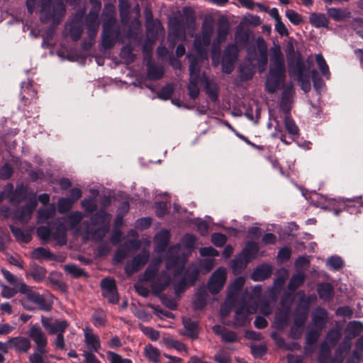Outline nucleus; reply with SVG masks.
Wrapping results in <instances>:
<instances>
[{"mask_svg": "<svg viewBox=\"0 0 363 363\" xmlns=\"http://www.w3.org/2000/svg\"><path fill=\"white\" fill-rule=\"evenodd\" d=\"M213 33L212 29H203L202 30V38L201 40L196 38L194 40V46L197 51L201 50L202 45L208 47L211 44V35Z\"/></svg>", "mask_w": 363, "mask_h": 363, "instance_id": "2f4dec72", "label": "nucleus"}, {"mask_svg": "<svg viewBox=\"0 0 363 363\" xmlns=\"http://www.w3.org/2000/svg\"><path fill=\"white\" fill-rule=\"evenodd\" d=\"M235 45L241 48H245L249 43L250 35L247 30L238 28L235 33Z\"/></svg>", "mask_w": 363, "mask_h": 363, "instance_id": "e433bc0d", "label": "nucleus"}, {"mask_svg": "<svg viewBox=\"0 0 363 363\" xmlns=\"http://www.w3.org/2000/svg\"><path fill=\"white\" fill-rule=\"evenodd\" d=\"M307 315L305 313L298 314L294 320V325L291 328V333L295 335L296 328H302L306 321Z\"/></svg>", "mask_w": 363, "mask_h": 363, "instance_id": "864d4df0", "label": "nucleus"}, {"mask_svg": "<svg viewBox=\"0 0 363 363\" xmlns=\"http://www.w3.org/2000/svg\"><path fill=\"white\" fill-rule=\"evenodd\" d=\"M250 262L245 257H244L240 252L235 255L234 259L232 260V269L234 274H240Z\"/></svg>", "mask_w": 363, "mask_h": 363, "instance_id": "5701e85b", "label": "nucleus"}, {"mask_svg": "<svg viewBox=\"0 0 363 363\" xmlns=\"http://www.w3.org/2000/svg\"><path fill=\"white\" fill-rule=\"evenodd\" d=\"M158 271V264L150 263L143 274V280L147 282L152 281L156 277Z\"/></svg>", "mask_w": 363, "mask_h": 363, "instance_id": "49530a36", "label": "nucleus"}, {"mask_svg": "<svg viewBox=\"0 0 363 363\" xmlns=\"http://www.w3.org/2000/svg\"><path fill=\"white\" fill-rule=\"evenodd\" d=\"M73 204V201L69 198H60L57 202V211L61 214L66 213L72 208Z\"/></svg>", "mask_w": 363, "mask_h": 363, "instance_id": "de8ad7c7", "label": "nucleus"}, {"mask_svg": "<svg viewBox=\"0 0 363 363\" xmlns=\"http://www.w3.org/2000/svg\"><path fill=\"white\" fill-rule=\"evenodd\" d=\"M90 2L91 4H95L98 8L96 10L91 9L89 12V13L86 16V21L89 23V25H88L89 28H91V25H93L94 26H96V25L97 24L99 11L101 8V2L99 0H90Z\"/></svg>", "mask_w": 363, "mask_h": 363, "instance_id": "37998d69", "label": "nucleus"}, {"mask_svg": "<svg viewBox=\"0 0 363 363\" xmlns=\"http://www.w3.org/2000/svg\"><path fill=\"white\" fill-rule=\"evenodd\" d=\"M352 343L349 340H344L335 352V359L339 363H342L346 354L350 351Z\"/></svg>", "mask_w": 363, "mask_h": 363, "instance_id": "cd10ccee", "label": "nucleus"}, {"mask_svg": "<svg viewBox=\"0 0 363 363\" xmlns=\"http://www.w3.org/2000/svg\"><path fill=\"white\" fill-rule=\"evenodd\" d=\"M37 234L38 237L44 242H48L52 235V239L58 240L60 245L66 243V233L62 224H60L56 231L51 233L50 229L47 226H40L37 228Z\"/></svg>", "mask_w": 363, "mask_h": 363, "instance_id": "20e7f679", "label": "nucleus"}, {"mask_svg": "<svg viewBox=\"0 0 363 363\" xmlns=\"http://www.w3.org/2000/svg\"><path fill=\"white\" fill-rule=\"evenodd\" d=\"M18 286L19 292L26 296L27 301L38 305L42 311H50L51 310V304L45 300L43 295L34 291L33 287L28 286L25 283L20 284Z\"/></svg>", "mask_w": 363, "mask_h": 363, "instance_id": "7ed1b4c3", "label": "nucleus"}, {"mask_svg": "<svg viewBox=\"0 0 363 363\" xmlns=\"http://www.w3.org/2000/svg\"><path fill=\"white\" fill-rule=\"evenodd\" d=\"M1 272L6 281L14 287H18V289H19L18 285L24 283L22 279H17L13 274L4 268L1 269Z\"/></svg>", "mask_w": 363, "mask_h": 363, "instance_id": "3c124183", "label": "nucleus"}, {"mask_svg": "<svg viewBox=\"0 0 363 363\" xmlns=\"http://www.w3.org/2000/svg\"><path fill=\"white\" fill-rule=\"evenodd\" d=\"M149 307L153 309L154 314L160 318H162L164 317L172 318L174 317V315L171 312L161 308L159 306L150 304Z\"/></svg>", "mask_w": 363, "mask_h": 363, "instance_id": "bf43d9fd", "label": "nucleus"}, {"mask_svg": "<svg viewBox=\"0 0 363 363\" xmlns=\"http://www.w3.org/2000/svg\"><path fill=\"white\" fill-rule=\"evenodd\" d=\"M102 295L110 303L116 304L119 301V294L117 289L110 291H104Z\"/></svg>", "mask_w": 363, "mask_h": 363, "instance_id": "774afa93", "label": "nucleus"}, {"mask_svg": "<svg viewBox=\"0 0 363 363\" xmlns=\"http://www.w3.org/2000/svg\"><path fill=\"white\" fill-rule=\"evenodd\" d=\"M10 230L16 240L24 243H28L32 239L31 234L29 232H24L22 229L13 225H10Z\"/></svg>", "mask_w": 363, "mask_h": 363, "instance_id": "4c0bfd02", "label": "nucleus"}, {"mask_svg": "<svg viewBox=\"0 0 363 363\" xmlns=\"http://www.w3.org/2000/svg\"><path fill=\"white\" fill-rule=\"evenodd\" d=\"M41 11L42 23H48L52 20L54 23L58 24L65 13V6L62 0H43Z\"/></svg>", "mask_w": 363, "mask_h": 363, "instance_id": "f03ea898", "label": "nucleus"}, {"mask_svg": "<svg viewBox=\"0 0 363 363\" xmlns=\"http://www.w3.org/2000/svg\"><path fill=\"white\" fill-rule=\"evenodd\" d=\"M144 354L150 361L157 363L160 360V352L157 347L149 344L144 348Z\"/></svg>", "mask_w": 363, "mask_h": 363, "instance_id": "c03bdc74", "label": "nucleus"}, {"mask_svg": "<svg viewBox=\"0 0 363 363\" xmlns=\"http://www.w3.org/2000/svg\"><path fill=\"white\" fill-rule=\"evenodd\" d=\"M342 336L341 333L337 329H330L326 334L325 342L333 347L337 345Z\"/></svg>", "mask_w": 363, "mask_h": 363, "instance_id": "a18cd8bd", "label": "nucleus"}, {"mask_svg": "<svg viewBox=\"0 0 363 363\" xmlns=\"http://www.w3.org/2000/svg\"><path fill=\"white\" fill-rule=\"evenodd\" d=\"M27 196V189L26 187L21 186H18L14 191L12 193V195L10 198V201L11 203H20L21 201L26 199Z\"/></svg>", "mask_w": 363, "mask_h": 363, "instance_id": "79ce46f5", "label": "nucleus"}, {"mask_svg": "<svg viewBox=\"0 0 363 363\" xmlns=\"http://www.w3.org/2000/svg\"><path fill=\"white\" fill-rule=\"evenodd\" d=\"M214 360L218 363H230L231 357L224 350H220L215 355Z\"/></svg>", "mask_w": 363, "mask_h": 363, "instance_id": "052dcab7", "label": "nucleus"}, {"mask_svg": "<svg viewBox=\"0 0 363 363\" xmlns=\"http://www.w3.org/2000/svg\"><path fill=\"white\" fill-rule=\"evenodd\" d=\"M170 233L167 230H162L155 237V242L160 250H164L169 243Z\"/></svg>", "mask_w": 363, "mask_h": 363, "instance_id": "c756f323", "label": "nucleus"}, {"mask_svg": "<svg viewBox=\"0 0 363 363\" xmlns=\"http://www.w3.org/2000/svg\"><path fill=\"white\" fill-rule=\"evenodd\" d=\"M91 321L95 327L105 326L107 321L105 311L100 308L96 310L91 316Z\"/></svg>", "mask_w": 363, "mask_h": 363, "instance_id": "ea45409f", "label": "nucleus"}, {"mask_svg": "<svg viewBox=\"0 0 363 363\" xmlns=\"http://www.w3.org/2000/svg\"><path fill=\"white\" fill-rule=\"evenodd\" d=\"M227 241L226 236L220 233H214L211 235V242L216 247L223 246Z\"/></svg>", "mask_w": 363, "mask_h": 363, "instance_id": "680f3d73", "label": "nucleus"}, {"mask_svg": "<svg viewBox=\"0 0 363 363\" xmlns=\"http://www.w3.org/2000/svg\"><path fill=\"white\" fill-rule=\"evenodd\" d=\"M285 52L286 55L288 67H291V65L292 64V60L296 59V57H298V54L300 53L295 52L294 47L291 43H289L287 44Z\"/></svg>", "mask_w": 363, "mask_h": 363, "instance_id": "4d7b16f0", "label": "nucleus"}, {"mask_svg": "<svg viewBox=\"0 0 363 363\" xmlns=\"http://www.w3.org/2000/svg\"><path fill=\"white\" fill-rule=\"evenodd\" d=\"M149 260V255L143 252L135 255L130 262L125 266V272L128 276H131L138 272Z\"/></svg>", "mask_w": 363, "mask_h": 363, "instance_id": "6e6552de", "label": "nucleus"}, {"mask_svg": "<svg viewBox=\"0 0 363 363\" xmlns=\"http://www.w3.org/2000/svg\"><path fill=\"white\" fill-rule=\"evenodd\" d=\"M309 23L316 28H328L329 19L325 13L313 12L309 16Z\"/></svg>", "mask_w": 363, "mask_h": 363, "instance_id": "aec40b11", "label": "nucleus"}, {"mask_svg": "<svg viewBox=\"0 0 363 363\" xmlns=\"http://www.w3.org/2000/svg\"><path fill=\"white\" fill-rule=\"evenodd\" d=\"M84 330L86 345L89 350L97 352L101 347L99 337L92 333V330L90 328L86 327Z\"/></svg>", "mask_w": 363, "mask_h": 363, "instance_id": "2eb2a0df", "label": "nucleus"}, {"mask_svg": "<svg viewBox=\"0 0 363 363\" xmlns=\"http://www.w3.org/2000/svg\"><path fill=\"white\" fill-rule=\"evenodd\" d=\"M155 208L156 216L158 218H162L168 213L167 204L164 201L156 202Z\"/></svg>", "mask_w": 363, "mask_h": 363, "instance_id": "338daca9", "label": "nucleus"}, {"mask_svg": "<svg viewBox=\"0 0 363 363\" xmlns=\"http://www.w3.org/2000/svg\"><path fill=\"white\" fill-rule=\"evenodd\" d=\"M255 67L252 63H244L240 66L239 77L242 82L250 80L255 75Z\"/></svg>", "mask_w": 363, "mask_h": 363, "instance_id": "bb28decb", "label": "nucleus"}, {"mask_svg": "<svg viewBox=\"0 0 363 363\" xmlns=\"http://www.w3.org/2000/svg\"><path fill=\"white\" fill-rule=\"evenodd\" d=\"M297 79L304 92L307 93L311 90L310 76L308 74L306 73L302 74L301 77H297Z\"/></svg>", "mask_w": 363, "mask_h": 363, "instance_id": "0e129e2a", "label": "nucleus"}, {"mask_svg": "<svg viewBox=\"0 0 363 363\" xmlns=\"http://www.w3.org/2000/svg\"><path fill=\"white\" fill-rule=\"evenodd\" d=\"M363 201L362 197L355 199H344L338 202V208L335 210V214L337 216L342 211H345L350 214H357L360 213V207H362Z\"/></svg>", "mask_w": 363, "mask_h": 363, "instance_id": "423d86ee", "label": "nucleus"}, {"mask_svg": "<svg viewBox=\"0 0 363 363\" xmlns=\"http://www.w3.org/2000/svg\"><path fill=\"white\" fill-rule=\"evenodd\" d=\"M291 67H288L289 72L291 74H296L297 77L302 76L307 72V68L301 54H298L296 59L292 60Z\"/></svg>", "mask_w": 363, "mask_h": 363, "instance_id": "f3484780", "label": "nucleus"}, {"mask_svg": "<svg viewBox=\"0 0 363 363\" xmlns=\"http://www.w3.org/2000/svg\"><path fill=\"white\" fill-rule=\"evenodd\" d=\"M13 174V168L9 163H5L1 168L0 177L4 180H7L11 177Z\"/></svg>", "mask_w": 363, "mask_h": 363, "instance_id": "e2e57ef3", "label": "nucleus"}, {"mask_svg": "<svg viewBox=\"0 0 363 363\" xmlns=\"http://www.w3.org/2000/svg\"><path fill=\"white\" fill-rule=\"evenodd\" d=\"M174 91V86L172 84H167L162 86L157 94L159 99L162 100H168L171 98Z\"/></svg>", "mask_w": 363, "mask_h": 363, "instance_id": "8fccbe9b", "label": "nucleus"}, {"mask_svg": "<svg viewBox=\"0 0 363 363\" xmlns=\"http://www.w3.org/2000/svg\"><path fill=\"white\" fill-rule=\"evenodd\" d=\"M317 293L320 298L325 301H330L334 296V289L328 282H321L317 285Z\"/></svg>", "mask_w": 363, "mask_h": 363, "instance_id": "6ab92c4d", "label": "nucleus"}, {"mask_svg": "<svg viewBox=\"0 0 363 363\" xmlns=\"http://www.w3.org/2000/svg\"><path fill=\"white\" fill-rule=\"evenodd\" d=\"M29 337L35 342L38 352L41 354L45 352L48 339L42 329L38 325H33L29 330Z\"/></svg>", "mask_w": 363, "mask_h": 363, "instance_id": "1a4fd4ad", "label": "nucleus"}, {"mask_svg": "<svg viewBox=\"0 0 363 363\" xmlns=\"http://www.w3.org/2000/svg\"><path fill=\"white\" fill-rule=\"evenodd\" d=\"M32 256L34 259L37 260H43V259H48V260H55L56 256L50 252V250L39 247L35 248L33 252Z\"/></svg>", "mask_w": 363, "mask_h": 363, "instance_id": "473e14b6", "label": "nucleus"}, {"mask_svg": "<svg viewBox=\"0 0 363 363\" xmlns=\"http://www.w3.org/2000/svg\"><path fill=\"white\" fill-rule=\"evenodd\" d=\"M286 16L294 25H299L303 22L302 16L292 9L286 10Z\"/></svg>", "mask_w": 363, "mask_h": 363, "instance_id": "6e6d98bb", "label": "nucleus"}, {"mask_svg": "<svg viewBox=\"0 0 363 363\" xmlns=\"http://www.w3.org/2000/svg\"><path fill=\"white\" fill-rule=\"evenodd\" d=\"M147 77L151 80H159L164 76V70L162 67L156 66L150 60L147 64Z\"/></svg>", "mask_w": 363, "mask_h": 363, "instance_id": "7c9ffc66", "label": "nucleus"}, {"mask_svg": "<svg viewBox=\"0 0 363 363\" xmlns=\"http://www.w3.org/2000/svg\"><path fill=\"white\" fill-rule=\"evenodd\" d=\"M110 216L104 209H100L91 216L90 220L94 225H103L108 222Z\"/></svg>", "mask_w": 363, "mask_h": 363, "instance_id": "f704fd0d", "label": "nucleus"}, {"mask_svg": "<svg viewBox=\"0 0 363 363\" xmlns=\"http://www.w3.org/2000/svg\"><path fill=\"white\" fill-rule=\"evenodd\" d=\"M286 77L284 55L279 45L270 48V64L265 82V89L269 94H274L284 86Z\"/></svg>", "mask_w": 363, "mask_h": 363, "instance_id": "f257e3e1", "label": "nucleus"}, {"mask_svg": "<svg viewBox=\"0 0 363 363\" xmlns=\"http://www.w3.org/2000/svg\"><path fill=\"white\" fill-rule=\"evenodd\" d=\"M205 85V91L211 101L216 102L218 99V86L213 81L209 80L206 77H203V80Z\"/></svg>", "mask_w": 363, "mask_h": 363, "instance_id": "393cba45", "label": "nucleus"}, {"mask_svg": "<svg viewBox=\"0 0 363 363\" xmlns=\"http://www.w3.org/2000/svg\"><path fill=\"white\" fill-rule=\"evenodd\" d=\"M272 267L268 264H262L257 266L251 274V279L254 281H263L271 277Z\"/></svg>", "mask_w": 363, "mask_h": 363, "instance_id": "ddd939ff", "label": "nucleus"}, {"mask_svg": "<svg viewBox=\"0 0 363 363\" xmlns=\"http://www.w3.org/2000/svg\"><path fill=\"white\" fill-rule=\"evenodd\" d=\"M119 32L115 29L102 30L101 44L105 49L112 48L116 41Z\"/></svg>", "mask_w": 363, "mask_h": 363, "instance_id": "a211bd4d", "label": "nucleus"}, {"mask_svg": "<svg viewBox=\"0 0 363 363\" xmlns=\"http://www.w3.org/2000/svg\"><path fill=\"white\" fill-rule=\"evenodd\" d=\"M230 30V26L227 20H220L217 29L216 40L218 43V47L224 43L228 37Z\"/></svg>", "mask_w": 363, "mask_h": 363, "instance_id": "4be33fe9", "label": "nucleus"}, {"mask_svg": "<svg viewBox=\"0 0 363 363\" xmlns=\"http://www.w3.org/2000/svg\"><path fill=\"white\" fill-rule=\"evenodd\" d=\"M257 48L259 52L258 69L259 72H262L266 69L268 63L267 45L263 38L259 37L257 38Z\"/></svg>", "mask_w": 363, "mask_h": 363, "instance_id": "9d476101", "label": "nucleus"}, {"mask_svg": "<svg viewBox=\"0 0 363 363\" xmlns=\"http://www.w3.org/2000/svg\"><path fill=\"white\" fill-rule=\"evenodd\" d=\"M208 291V289L204 286L199 287L193 301L194 310H202L205 308L207 304Z\"/></svg>", "mask_w": 363, "mask_h": 363, "instance_id": "4468645a", "label": "nucleus"}, {"mask_svg": "<svg viewBox=\"0 0 363 363\" xmlns=\"http://www.w3.org/2000/svg\"><path fill=\"white\" fill-rule=\"evenodd\" d=\"M306 275L302 272L294 274L287 285V288L291 291H295L301 286H302L306 280Z\"/></svg>", "mask_w": 363, "mask_h": 363, "instance_id": "c85d7f7f", "label": "nucleus"}, {"mask_svg": "<svg viewBox=\"0 0 363 363\" xmlns=\"http://www.w3.org/2000/svg\"><path fill=\"white\" fill-rule=\"evenodd\" d=\"M226 280V273L223 268L216 269L211 275L208 282L207 289L212 294L218 293L223 288Z\"/></svg>", "mask_w": 363, "mask_h": 363, "instance_id": "0eeeda50", "label": "nucleus"}, {"mask_svg": "<svg viewBox=\"0 0 363 363\" xmlns=\"http://www.w3.org/2000/svg\"><path fill=\"white\" fill-rule=\"evenodd\" d=\"M47 271L45 268L35 262L30 264V272L28 274L35 282H41L45 278Z\"/></svg>", "mask_w": 363, "mask_h": 363, "instance_id": "b1692460", "label": "nucleus"}, {"mask_svg": "<svg viewBox=\"0 0 363 363\" xmlns=\"http://www.w3.org/2000/svg\"><path fill=\"white\" fill-rule=\"evenodd\" d=\"M213 332L218 336H220L222 342L225 343H234L239 340L238 335L233 330L227 329L221 325H215L212 328Z\"/></svg>", "mask_w": 363, "mask_h": 363, "instance_id": "9b49d317", "label": "nucleus"}, {"mask_svg": "<svg viewBox=\"0 0 363 363\" xmlns=\"http://www.w3.org/2000/svg\"><path fill=\"white\" fill-rule=\"evenodd\" d=\"M310 74L313 83L314 89L316 90L320 89L324 85V82L319 75V73L316 69H313L310 72Z\"/></svg>", "mask_w": 363, "mask_h": 363, "instance_id": "13d9d810", "label": "nucleus"}, {"mask_svg": "<svg viewBox=\"0 0 363 363\" xmlns=\"http://www.w3.org/2000/svg\"><path fill=\"white\" fill-rule=\"evenodd\" d=\"M259 250L258 244L254 241H248L240 253L245 257L249 261H252L256 258Z\"/></svg>", "mask_w": 363, "mask_h": 363, "instance_id": "412c9836", "label": "nucleus"}, {"mask_svg": "<svg viewBox=\"0 0 363 363\" xmlns=\"http://www.w3.org/2000/svg\"><path fill=\"white\" fill-rule=\"evenodd\" d=\"M41 323L50 335L64 333L69 325V322L66 320H60L56 319L52 322V318L44 315L41 316Z\"/></svg>", "mask_w": 363, "mask_h": 363, "instance_id": "39448f33", "label": "nucleus"}, {"mask_svg": "<svg viewBox=\"0 0 363 363\" xmlns=\"http://www.w3.org/2000/svg\"><path fill=\"white\" fill-rule=\"evenodd\" d=\"M285 128L289 134L296 136L299 134V128L293 120L290 113L288 112L284 119Z\"/></svg>", "mask_w": 363, "mask_h": 363, "instance_id": "58836bf2", "label": "nucleus"}, {"mask_svg": "<svg viewBox=\"0 0 363 363\" xmlns=\"http://www.w3.org/2000/svg\"><path fill=\"white\" fill-rule=\"evenodd\" d=\"M184 328L186 330V335L192 338L196 339L199 336V324L196 321H191L190 319L184 321Z\"/></svg>", "mask_w": 363, "mask_h": 363, "instance_id": "c9c22d12", "label": "nucleus"}, {"mask_svg": "<svg viewBox=\"0 0 363 363\" xmlns=\"http://www.w3.org/2000/svg\"><path fill=\"white\" fill-rule=\"evenodd\" d=\"M328 311L324 308L318 307L312 315L313 324L320 329V330H323L328 321Z\"/></svg>", "mask_w": 363, "mask_h": 363, "instance_id": "dca6fc26", "label": "nucleus"}, {"mask_svg": "<svg viewBox=\"0 0 363 363\" xmlns=\"http://www.w3.org/2000/svg\"><path fill=\"white\" fill-rule=\"evenodd\" d=\"M327 265L333 271H338L344 267V262L339 256H331L327 260Z\"/></svg>", "mask_w": 363, "mask_h": 363, "instance_id": "09e8293b", "label": "nucleus"}, {"mask_svg": "<svg viewBox=\"0 0 363 363\" xmlns=\"http://www.w3.org/2000/svg\"><path fill=\"white\" fill-rule=\"evenodd\" d=\"M102 293L104 291H110L117 289L116 281L111 277L104 278L100 284Z\"/></svg>", "mask_w": 363, "mask_h": 363, "instance_id": "603ef678", "label": "nucleus"}, {"mask_svg": "<svg viewBox=\"0 0 363 363\" xmlns=\"http://www.w3.org/2000/svg\"><path fill=\"white\" fill-rule=\"evenodd\" d=\"M238 49L237 45L229 44L223 51V60L235 62L238 60Z\"/></svg>", "mask_w": 363, "mask_h": 363, "instance_id": "a19ab883", "label": "nucleus"}, {"mask_svg": "<svg viewBox=\"0 0 363 363\" xmlns=\"http://www.w3.org/2000/svg\"><path fill=\"white\" fill-rule=\"evenodd\" d=\"M7 343H13V347L18 352H27L31 346L30 341L23 337L11 338L8 340Z\"/></svg>", "mask_w": 363, "mask_h": 363, "instance_id": "a878e982", "label": "nucleus"}, {"mask_svg": "<svg viewBox=\"0 0 363 363\" xmlns=\"http://www.w3.org/2000/svg\"><path fill=\"white\" fill-rule=\"evenodd\" d=\"M81 206L87 213H93L97 209V205L91 199H85L81 201Z\"/></svg>", "mask_w": 363, "mask_h": 363, "instance_id": "5fc2aeb1", "label": "nucleus"}, {"mask_svg": "<svg viewBox=\"0 0 363 363\" xmlns=\"http://www.w3.org/2000/svg\"><path fill=\"white\" fill-rule=\"evenodd\" d=\"M64 270L74 279L80 277H89V274L74 264H67L64 266Z\"/></svg>", "mask_w": 363, "mask_h": 363, "instance_id": "72a5a7b5", "label": "nucleus"}, {"mask_svg": "<svg viewBox=\"0 0 363 363\" xmlns=\"http://www.w3.org/2000/svg\"><path fill=\"white\" fill-rule=\"evenodd\" d=\"M152 220L150 217H143L135 222V228L143 230L149 228L152 225Z\"/></svg>", "mask_w": 363, "mask_h": 363, "instance_id": "69168bd1", "label": "nucleus"}, {"mask_svg": "<svg viewBox=\"0 0 363 363\" xmlns=\"http://www.w3.org/2000/svg\"><path fill=\"white\" fill-rule=\"evenodd\" d=\"M37 91L33 87V81L28 80L21 83V100L24 106L30 104L33 99H35Z\"/></svg>", "mask_w": 363, "mask_h": 363, "instance_id": "f8f14e48", "label": "nucleus"}]
</instances>
